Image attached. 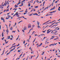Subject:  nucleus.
Here are the masks:
<instances>
[{"mask_svg":"<svg viewBox=\"0 0 60 60\" xmlns=\"http://www.w3.org/2000/svg\"><path fill=\"white\" fill-rule=\"evenodd\" d=\"M28 28H29L30 27H31V25L30 24H29L28 25Z\"/></svg>","mask_w":60,"mask_h":60,"instance_id":"nucleus-1","label":"nucleus"},{"mask_svg":"<svg viewBox=\"0 0 60 60\" xmlns=\"http://www.w3.org/2000/svg\"><path fill=\"white\" fill-rule=\"evenodd\" d=\"M27 29V28L26 26H25L24 27L23 30H26Z\"/></svg>","mask_w":60,"mask_h":60,"instance_id":"nucleus-2","label":"nucleus"},{"mask_svg":"<svg viewBox=\"0 0 60 60\" xmlns=\"http://www.w3.org/2000/svg\"><path fill=\"white\" fill-rule=\"evenodd\" d=\"M22 53L19 56L20 58H18V60H19V59H20V57H21V56H22Z\"/></svg>","mask_w":60,"mask_h":60,"instance_id":"nucleus-3","label":"nucleus"},{"mask_svg":"<svg viewBox=\"0 0 60 60\" xmlns=\"http://www.w3.org/2000/svg\"><path fill=\"white\" fill-rule=\"evenodd\" d=\"M55 6H54L53 8H52L50 9V11H51V10H54L55 9Z\"/></svg>","mask_w":60,"mask_h":60,"instance_id":"nucleus-4","label":"nucleus"},{"mask_svg":"<svg viewBox=\"0 0 60 60\" xmlns=\"http://www.w3.org/2000/svg\"><path fill=\"white\" fill-rule=\"evenodd\" d=\"M15 49V48H13V49H12L11 50H10V52H11V51H12V50H14V49Z\"/></svg>","mask_w":60,"mask_h":60,"instance_id":"nucleus-5","label":"nucleus"},{"mask_svg":"<svg viewBox=\"0 0 60 60\" xmlns=\"http://www.w3.org/2000/svg\"><path fill=\"white\" fill-rule=\"evenodd\" d=\"M14 7H15V8H17V7H18V5H16V4L14 6Z\"/></svg>","mask_w":60,"mask_h":60,"instance_id":"nucleus-6","label":"nucleus"},{"mask_svg":"<svg viewBox=\"0 0 60 60\" xmlns=\"http://www.w3.org/2000/svg\"><path fill=\"white\" fill-rule=\"evenodd\" d=\"M8 39H10V38H11V36H8Z\"/></svg>","mask_w":60,"mask_h":60,"instance_id":"nucleus-7","label":"nucleus"},{"mask_svg":"<svg viewBox=\"0 0 60 60\" xmlns=\"http://www.w3.org/2000/svg\"><path fill=\"white\" fill-rule=\"evenodd\" d=\"M51 31V30H50V31H49L47 32V34H49V33H50V32Z\"/></svg>","mask_w":60,"mask_h":60,"instance_id":"nucleus-8","label":"nucleus"},{"mask_svg":"<svg viewBox=\"0 0 60 60\" xmlns=\"http://www.w3.org/2000/svg\"><path fill=\"white\" fill-rule=\"evenodd\" d=\"M33 15H37V16H38V14H37L36 13H35V14H33Z\"/></svg>","mask_w":60,"mask_h":60,"instance_id":"nucleus-9","label":"nucleus"},{"mask_svg":"<svg viewBox=\"0 0 60 60\" xmlns=\"http://www.w3.org/2000/svg\"><path fill=\"white\" fill-rule=\"evenodd\" d=\"M27 11V9H26V11H25V12H26V13H27V12H28V11Z\"/></svg>","mask_w":60,"mask_h":60,"instance_id":"nucleus-10","label":"nucleus"},{"mask_svg":"<svg viewBox=\"0 0 60 60\" xmlns=\"http://www.w3.org/2000/svg\"><path fill=\"white\" fill-rule=\"evenodd\" d=\"M12 28H12V27H11V28H10V30H12Z\"/></svg>","mask_w":60,"mask_h":60,"instance_id":"nucleus-11","label":"nucleus"},{"mask_svg":"<svg viewBox=\"0 0 60 60\" xmlns=\"http://www.w3.org/2000/svg\"><path fill=\"white\" fill-rule=\"evenodd\" d=\"M4 32H3L2 33V37H4Z\"/></svg>","mask_w":60,"mask_h":60,"instance_id":"nucleus-12","label":"nucleus"},{"mask_svg":"<svg viewBox=\"0 0 60 60\" xmlns=\"http://www.w3.org/2000/svg\"><path fill=\"white\" fill-rule=\"evenodd\" d=\"M42 43H41V44H40V45H38V46L39 47H41V45H42Z\"/></svg>","mask_w":60,"mask_h":60,"instance_id":"nucleus-13","label":"nucleus"},{"mask_svg":"<svg viewBox=\"0 0 60 60\" xmlns=\"http://www.w3.org/2000/svg\"><path fill=\"white\" fill-rule=\"evenodd\" d=\"M51 45H52V46H54V45H53V44H52L51 45H49V46H51Z\"/></svg>","mask_w":60,"mask_h":60,"instance_id":"nucleus-14","label":"nucleus"},{"mask_svg":"<svg viewBox=\"0 0 60 60\" xmlns=\"http://www.w3.org/2000/svg\"><path fill=\"white\" fill-rule=\"evenodd\" d=\"M37 27L38 28H41H41L40 27V26H37Z\"/></svg>","mask_w":60,"mask_h":60,"instance_id":"nucleus-15","label":"nucleus"},{"mask_svg":"<svg viewBox=\"0 0 60 60\" xmlns=\"http://www.w3.org/2000/svg\"><path fill=\"white\" fill-rule=\"evenodd\" d=\"M6 31L7 32V33H9V30H8L7 29V30H6Z\"/></svg>","mask_w":60,"mask_h":60,"instance_id":"nucleus-16","label":"nucleus"},{"mask_svg":"<svg viewBox=\"0 0 60 60\" xmlns=\"http://www.w3.org/2000/svg\"><path fill=\"white\" fill-rule=\"evenodd\" d=\"M1 19L2 20H4V19H3V17H2L1 18Z\"/></svg>","mask_w":60,"mask_h":60,"instance_id":"nucleus-17","label":"nucleus"},{"mask_svg":"<svg viewBox=\"0 0 60 60\" xmlns=\"http://www.w3.org/2000/svg\"><path fill=\"white\" fill-rule=\"evenodd\" d=\"M38 7V6H36L35 7V9H36V8H37Z\"/></svg>","mask_w":60,"mask_h":60,"instance_id":"nucleus-18","label":"nucleus"},{"mask_svg":"<svg viewBox=\"0 0 60 60\" xmlns=\"http://www.w3.org/2000/svg\"><path fill=\"white\" fill-rule=\"evenodd\" d=\"M15 32H16L15 31H13L12 33H15Z\"/></svg>","mask_w":60,"mask_h":60,"instance_id":"nucleus-19","label":"nucleus"},{"mask_svg":"<svg viewBox=\"0 0 60 60\" xmlns=\"http://www.w3.org/2000/svg\"><path fill=\"white\" fill-rule=\"evenodd\" d=\"M39 25H40V22H39L38 23V25L39 26Z\"/></svg>","mask_w":60,"mask_h":60,"instance_id":"nucleus-20","label":"nucleus"},{"mask_svg":"<svg viewBox=\"0 0 60 60\" xmlns=\"http://www.w3.org/2000/svg\"><path fill=\"white\" fill-rule=\"evenodd\" d=\"M10 53V52H9L7 54V55H8V54H9Z\"/></svg>","mask_w":60,"mask_h":60,"instance_id":"nucleus-21","label":"nucleus"},{"mask_svg":"<svg viewBox=\"0 0 60 60\" xmlns=\"http://www.w3.org/2000/svg\"><path fill=\"white\" fill-rule=\"evenodd\" d=\"M1 39H2V40H4V37L3 38H2Z\"/></svg>","mask_w":60,"mask_h":60,"instance_id":"nucleus-22","label":"nucleus"},{"mask_svg":"<svg viewBox=\"0 0 60 60\" xmlns=\"http://www.w3.org/2000/svg\"><path fill=\"white\" fill-rule=\"evenodd\" d=\"M22 18V17H19V18H17V19H20V18Z\"/></svg>","mask_w":60,"mask_h":60,"instance_id":"nucleus-23","label":"nucleus"},{"mask_svg":"<svg viewBox=\"0 0 60 60\" xmlns=\"http://www.w3.org/2000/svg\"><path fill=\"white\" fill-rule=\"evenodd\" d=\"M49 21H47V22H46V23H48Z\"/></svg>","mask_w":60,"mask_h":60,"instance_id":"nucleus-24","label":"nucleus"},{"mask_svg":"<svg viewBox=\"0 0 60 60\" xmlns=\"http://www.w3.org/2000/svg\"><path fill=\"white\" fill-rule=\"evenodd\" d=\"M48 26H49V25H47V26L46 27H46V28H48Z\"/></svg>","mask_w":60,"mask_h":60,"instance_id":"nucleus-25","label":"nucleus"},{"mask_svg":"<svg viewBox=\"0 0 60 60\" xmlns=\"http://www.w3.org/2000/svg\"><path fill=\"white\" fill-rule=\"evenodd\" d=\"M19 46V44H18L17 45V47Z\"/></svg>","mask_w":60,"mask_h":60,"instance_id":"nucleus-26","label":"nucleus"},{"mask_svg":"<svg viewBox=\"0 0 60 60\" xmlns=\"http://www.w3.org/2000/svg\"><path fill=\"white\" fill-rule=\"evenodd\" d=\"M35 32H34V31H33V33H32V34H31L32 35H33V34H34V33Z\"/></svg>","mask_w":60,"mask_h":60,"instance_id":"nucleus-27","label":"nucleus"},{"mask_svg":"<svg viewBox=\"0 0 60 60\" xmlns=\"http://www.w3.org/2000/svg\"><path fill=\"white\" fill-rule=\"evenodd\" d=\"M9 11V8H8V9L6 11L7 12V11Z\"/></svg>","mask_w":60,"mask_h":60,"instance_id":"nucleus-28","label":"nucleus"},{"mask_svg":"<svg viewBox=\"0 0 60 60\" xmlns=\"http://www.w3.org/2000/svg\"><path fill=\"white\" fill-rule=\"evenodd\" d=\"M9 6H9V5H8V6L7 9H8V8H9Z\"/></svg>","mask_w":60,"mask_h":60,"instance_id":"nucleus-29","label":"nucleus"},{"mask_svg":"<svg viewBox=\"0 0 60 60\" xmlns=\"http://www.w3.org/2000/svg\"><path fill=\"white\" fill-rule=\"evenodd\" d=\"M18 39H19V37H18V38L16 39V41H17L18 40Z\"/></svg>","mask_w":60,"mask_h":60,"instance_id":"nucleus-30","label":"nucleus"},{"mask_svg":"<svg viewBox=\"0 0 60 60\" xmlns=\"http://www.w3.org/2000/svg\"><path fill=\"white\" fill-rule=\"evenodd\" d=\"M19 14H16V16H18V15H19Z\"/></svg>","mask_w":60,"mask_h":60,"instance_id":"nucleus-31","label":"nucleus"},{"mask_svg":"<svg viewBox=\"0 0 60 60\" xmlns=\"http://www.w3.org/2000/svg\"><path fill=\"white\" fill-rule=\"evenodd\" d=\"M46 8L43 10V11H45L46 10V8Z\"/></svg>","mask_w":60,"mask_h":60,"instance_id":"nucleus-32","label":"nucleus"},{"mask_svg":"<svg viewBox=\"0 0 60 60\" xmlns=\"http://www.w3.org/2000/svg\"><path fill=\"white\" fill-rule=\"evenodd\" d=\"M35 25H32V27H34V26Z\"/></svg>","mask_w":60,"mask_h":60,"instance_id":"nucleus-33","label":"nucleus"},{"mask_svg":"<svg viewBox=\"0 0 60 60\" xmlns=\"http://www.w3.org/2000/svg\"><path fill=\"white\" fill-rule=\"evenodd\" d=\"M20 51H21V50H19L18 51V52H20Z\"/></svg>","mask_w":60,"mask_h":60,"instance_id":"nucleus-34","label":"nucleus"},{"mask_svg":"<svg viewBox=\"0 0 60 60\" xmlns=\"http://www.w3.org/2000/svg\"><path fill=\"white\" fill-rule=\"evenodd\" d=\"M23 3L22 2L21 3V5H22V6H23Z\"/></svg>","mask_w":60,"mask_h":60,"instance_id":"nucleus-35","label":"nucleus"},{"mask_svg":"<svg viewBox=\"0 0 60 60\" xmlns=\"http://www.w3.org/2000/svg\"><path fill=\"white\" fill-rule=\"evenodd\" d=\"M9 19V17H8V18H6V19Z\"/></svg>","mask_w":60,"mask_h":60,"instance_id":"nucleus-36","label":"nucleus"},{"mask_svg":"<svg viewBox=\"0 0 60 60\" xmlns=\"http://www.w3.org/2000/svg\"><path fill=\"white\" fill-rule=\"evenodd\" d=\"M56 10L54 11H53L52 12V13H53V12H56Z\"/></svg>","mask_w":60,"mask_h":60,"instance_id":"nucleus-37","label":"nucleus"},{"mask_svg":"<svg viewBox=\"0 0 60 60\" xmlns=\"http://www.w3.org/2000/svg\"><path fill=\"white\" fill-rule=\"evenodd\" d=\"M8 1H9V0H8L7 1V4H9V3L8 2Z\"/></svg>","mask_w":60,"mask_h":60,"instance_id":"nucleus-38","label":"nucleus"},{"mask_svg":"<svg viewBox=\"0 0 60 60\" xmlns=\"http://www.w3.org/2000/svg\"><path fill=\"white\" fill-rule=\"evenodd\" d=\"M8 17H10V18H11V16H9V15H8Z\"/></svg>","mask_w":60,"mask_h":60,"instance_id":"nucleus-39","label":"nucleus"},{"mask_svg":"<svg viewBox=\"0 0 60 60\" xmlns=\"http://www.w3.org/2000/svg\"><path fill=\"white\" fill-rule=\"evenodd\" d=\"M25 41H24L23 42V43L24 44H25Z\"/></svg>","mask_w":60,"mask_h":60,"instance_id":"nucleus-40","label":"nucleus"},{"mask_svg":"<svg viewBox=\"0 0 60 60\" xmlns=\"http://www.w3.org/2000/svg\"><path fill=\"white\" fill-rule=\"evenodd\" d=\"M3 21L4 22H4H5V20H4V19H3Z\"/></svg>","mask_w":60,"mask_h":60,"instance_id":"nucleus-41","label":"nucleus"},{"mask_svg":"<svg viewBox=\"0 0 60 60\" xmlns=\"http://www.w3.org/2000/svg\"><path fill=\"white\" fill-rule=\"evenodd\" d=\"M8 41H8L6 42V43H5V44H6L8 42Z\"/></svg>","mask_w":60,"mask_h":60,"instance_id":"nucleus-42","label":"nucleus"},{"mask_svg":"<svg viewBox=\"0 0 60 60\" xmlns=\"http://www.w3.org/2000/svg\"><path fill=\"white\" fill-rule=\"evenodd\" d=\"M57 25H58V24H57V25H54V26H57Z\"/></svg>","mask_w":60,"mask_h":60,"instance_id":"nucleus-43","label":"nucleus"},{"mask_svg":"<svg viewBox=\"0 0 60 60\" xmlns=\"http://www.w3.org/2000/svg\"><path fill=\"white\" fill-rule=\"evenodd\" d=\"M4 50L3 51V53H4Z\"/></svg>","mask_w":60,"mask_h":60,"instance_id":"nucleus-44","label":"nucleus"},{"mask_svg":"<svg viewBox=\"0 0 60 60\" xmlns=\"http://www.w3.org/2000/svg\"><path fill=\"white\" fill-rule=\"evenodd\" d=\"M51 5H50L49 6V7H48V8H49V7H51Z\"/></svg>","mask_w":60,"mask_h":60,"instance_id":"nucleus-45","label":"nucleus"},{"mask_svg":"<svg viewBox=\"0 0 60 60\" xmlns=\"http://www.w3.org/2000/svg\"><path fill=\"white\" fill-rule=\"evenodd\" d=\"M23 10H22V11H20L19 12H23Z\"/></svg>","mask_w":60,"mask_h":60,"instance_id":"nucleus-46","label":"nucleus"},{"mask_svg":"<svg viewBox=\"0 0 60 60\" xmlns=\"http://www.w3.org/2000/svg\"><path fill=\"white\" fill-rule=\"evenodd\" d=\"M57 32V31H56L54 32V33H56Z\"/></svg>","mask_w":60,"mask_h":60,"instance_id":"nucleus-47","label":"nucleus"},{"mask_svg":"<svg viewBox=\"0 0 60 60\" xmlns=\"http://www.w3.org/2000/svg\"><path fill=\"white\" fill-rule=\"evenodd\" d=\"M10 12H10L9 13H7V14L8 15H9V14H10Z\"/></svg>","mask_w":60,"mask_h":60,"instance_id":"nucleus-48","label":"nucleus"},{"mask_svg":"<svg viewBox=\"0 0 60 60\" xmlns=\"http://www.w3.org/2000/svg\"><path fill=\"white\" fill-rule=\"evenodd\" d=\"M35 1L34 2V3L33 4H35Z\"/></svg>","mask_w":60,"mask_h":60,"instance_id":"nucleus-49","label":"nucleus"},{"mask_svg":"<svg viewBox=\"0 0 60 60\" xmlns=\"http://www.w3.org/2000/svg\"><path fill=\"white\" fill-rule=\"evenodd\" d=\"M52 23V22H49V23L50 24V23Z\"/></svg>","mask_w":60,"mask_h":60,"instance_id":"nucleus-50","label":"nucleus"},{"mask_svg":"<svg viewBox=\"0 0 60 60\" xmlns=\"http://www.w3.org/2000/svg\"><path fill=\"white\" fill-rule=\"evenodd\" d=\"M4 53H3H3H2V54H1V55H4Z\"/></svg>","mask_w":60,"mask_h":60,"instance_id":"nucleus-51","label":"nucleus"},{"mask_svg":"<svg viewBox=\"0 0 60 60\" xmlns=\"http://www.w3.org/2000/svg\"><path fill=\"white\" fill-rule=\"evenodd\" d=\"M55 38V37H53V38H51L50 39H53V38Z\"/></svg>","mask_w":60,"mask_h":60,"instance_id":"nucleus-52","label":"nucleus"},{"mask_svg":"<svg viewBox=\"0 0 60 60\" xmlns=\"http://www.w3.org/2000/svg\"><path fill=\"white\" fill-rule=\"evenodd\" d=\"M18 12H17L15 14H18Z\"/></svg>","mask_w":60,"mask_h":60,"instance_id":"nucleus-53","label":"nucleus"},{"mask_svg":"<svg viewBox=\"0 0 60 60\" xmlns=\"http://www.w3.org/2000/svg\"><path fill=\"white\" fill-rule=\"evenodd\" d=\"M55 49H54L52 50V51H55Z\"/></svg>","mask_w":60,"mask_h":60,"instance_id":"nucleus-54","label":"nucleus"},{"mask_svg":"<svg viewBox=\"0 0 60 60\" xmlns=\"http://www.w3.org/2000/svg\"><path fill=\"white\" fill-rule=\"evenodd\" d=\"M17 10V8H15V11H16V10Z\"/></svg>","mask_w":60,"mask_h":60,"instance_id":"nucleus-55","label":"nucleus"},{"mask_svg":"<svg viewBox=\"0 0 60 60\" xmlns=\"http://www.w3.org/2000/svg\"><path fill=\"white\" fill-rule=\"evenodd\" d=\"M5 11H6V10H4V12H5Z\"/></svg>","mask_w":60,"mask_h":60,"instance_id":"nucleus-56","label":"nucleus"},{"mask_svg":"<svg viewBox=\"0 0 60 60\" xmlns=\"http://www.w3.org/2000/svg\"><path fill=\"white\" fill-rule=\"evenodd\" d=\"M16 14H15L13 16V17H14V16H15L16 15Z\"/></svg>","mask_w":60,"mask_h":60,"instance_id":"nucleus-57","label":"nucleus"},{"mask_svg":"<svg viewBox=\"0 0 60 60\" xmlns=\"http://www.w3.org/2000/svg\"><path fill=\"white\" fill-rule=\"evenodd\" d=\"M28 5V6H29H29H30V5H30V4H29Z\"/></svg>","mask_w":60,"mask_h":60,"instance_id":"nucleus-58","label":"nucleus"},{"mask_svg":"<svg viewBox=\"0 0 60 60\" xmlns=\"http://www.w3.org/2000/svg\"><path fill=\"white\" fill-rule=\"evenodd\" d=\"M11 36L12 38H13V36H12V35H11Z\"/></svg>","mask_w":60,"mask_h":60,"instance_id":"nucleus-59","label":"nucleus"},{"mask_svg":"<svg viewBox=\"0 0 60 60\" xmlns=\"http://www.w3.org/2000/svg\"><path fill=\"white\" fill-rule=\"evenodd\" d=\"M26 14V13H24V15H25V14Z\"/></svg>","mask_w":60,"mask_h":60,"instance_id":"nucleus-60","label":"nucleus"},{"mask_svg":"<svg viewBox=\"0 0 60 60\" xmlns=\"http://www.w3.org/2000/svg\"><path fill=\"white\" fill-rule=\"evenodd\" d=\"M20 47H21V46H20L18 48H17V49H19V48H20Z\"/></svg>","mask_w":60,"mask_h":60,"instance_id":"nucleus-61","label":"nucleus"},{"mask_svg":"<svg viewBox=\"0 0 60 60\" xmlns=\"http://www.w3.org/2000/svg\"><path fill=\"white\" fill-rule=\"evenodd\" d=\"M46 23V22H45V23L44 24H43V25H44V24H45Z\"/></svg>","mask_w":60,"mask_h":60,"instance_id":"nucleus-62","label":"nucleus"},{"mask_svg":"<svg viewBox=\"0 0 60 60\" xmlns=\"http://www.w3.org/2000/svg\"><path fill=\"white\" fill-rule=\"evenodd\" d=\"M11 26V24H9V27H10Z\"/></svg>","mask_w":60,"mask_h":60,"instance_id":"nucleus-63","label":"nucleus"},{"mask_svg":"<svg viewBox=\"0 0 60 60\" xmlns=\"http://www.w3.org/2000/svg\"><path fill=\"white\" fill-rule=\"evenodd\" d=\"M58 11H60V9H58Z\"/></svg>","mask_w":60,"mask_h":60,"instance_id":"nucleus-64","label":"nucleus"}]
</instances>
